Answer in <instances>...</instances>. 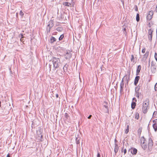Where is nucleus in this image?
<instances>
[{"mask_svg":"<svg viewBox=\"0 0 157 157\" xmlns=\"http://www.w3.org/2000/svg\"><path fill=\"white\" fill-rule=\"evenodd\" d=\"M92 117V115H90L88 117V119H90L91 117Z\"/></svg>","mask_w":157,"mask_h":157,"instance_id":"51","label":"nucleus"},{"mask_svg":"<svg viewBox=\"0 0 157 157\" xmlns=\"http://www.w3.org/2000/svg\"><path fill=\"white\" fill-rule=\"evenodd\" d=\"M71 52H72V51L67 50L65 52L64 57L66 59H68L70 58L71 57L72 53Z\"/></svg>","mask_w":157,"mask_h":157,"instance_id":"6","label":"nucleus"},{"mask_svg":"<svg viewBox=\"0 0 157 157\" xmlns=\"http://www.w3.org/2000/svg\"><path fill=\"white\" fill-rule=\"evenodd\" d=\"M148 100H147V102H144L143 104V107L142 108V111L144 113H146L147 111V108L148 105H149Z\"/></svg>","mask_w":157,"mask_h":157,"instance_id":"3","label":"nucleus"},{"mask_svg":"<svg viewBox=\"0 0 157 157\" xmlns=\"http://www.w3.org/2000/svg\"><path fill=\"white\" fill-rule=\"evenodd\" d=\"M121 2H122V4H124V0H121Z\"/></svg>","mask_w":157,"mask_h":157,"instance_id":"52","label":"nucleus"},{"mask_svg":"<svg viewBox=\"0 0 157 157\" xmlns=\"http://www.w3.org/2000/svg\"><path fill=\"white\" fill-rule=\"evenodd\" d=\"M54 25V23L53 21L51 20L49 22L48 24L47 25V33H50L51 29L53 27Z\"/></svg>","mask_w":157,"mask_h":157,"instance_id":"5","label":"nucleus"},{"mask_svg":"<svg viewBox=\"0 0 157 157\" xmlns=\"http://www.w3.org/2000/svg\"><path fill=\"white\" fill-rule=\"evenodd\" d=\"M104 104H105V105H104V106L105 107V108H106L107 109H108V107L107 105L108 103L106 102H104Z\"/></svg>","mask_w":157,"mask_h":157,"instance_id":"29","label":"nucleus"},{"mask_svg":"<svg viewBox=\"0 0 157 157\" xmlns=\"http://www.w3.org/2000/svg\"><path fill=\"white\" fill-rule=\"evenodd\" d=\"M132 100L133 101H135L134 102H136V99L135 98H133L132 99Z\"/></svg>","mask_w":157,"mask_h":157,"instance_id":"44","label":"nucleus"},{"mask_svg":"<svg viewBox=\"0 0 157 157\" xmlns=\"http://www.w3.org/2000/svg\"><path fill=\"white\" fill-rule=\"evenodd\" d=\"M157 115V112H156V111H155V112H154V113H153V116L154 117H156V116Z\"/></svg>","mask_w":157,"mask_h":157,"instance_id":"35","label":"nucleus"},{"mask_svg":"<svg viewBox=\"0 0 157 157\" xmlns=\"http://www.w3.org/2000/svg\"><path fill=\"white\" fill-rule=\"evenodd\" d=\"M155 10L156 12H157V5Z\"/></svg>","mask_w":157,"mask_h":157,"instance_id":"55","label":"nucleus"},{"mask_svg":"<svg viewBox=\"0 0 157 157\" xmlns=\"http://www.w3.org/2000/svg\"><path fill=\"white\" fill-rule=\"evenodd\" d=\"M1 101H0V107L1 106Z\"/></svg>","mask_w":157,"mask_h":157,"instance_id":"58","label":"nucleus"},{"mask_svg":"<svg viewBox=\"0 0 157 157\" xmlns=\"http://www.w3.org/2000/svg\"><path fill=\"white\" fill-rule=\"evenodd\" d=\"M141 132H142V129H141V128H139L138 129V134H139L140 136V135Z\"/></svg>","mask_w":157,"mask_h":157,"instance_id":"33","label":"nucleus"},{"mask_svg":"<svg viewBox=\"0 0 157 157\" xmlns=\"http://www.w3.org/2000/svg\"><path fill=\"white\" fill-rule=\"evenodd\" d=\"M153 144V142L152 139L150 137L148 139V145L146 143H143L141 145L142 149L144 150L147 149L148 147V150L151 151L152 150Z\"/></svg>","mask_w":157,"mask_h":157,"instance_id":"1","label":"nucleus"},{"mask_svg":"<svg viewBox=\"0 0 157 157\" xmlns=\"http://www.w3.org/2000/svg\"><path fill=\"white\" fill-rule=\"evenodd\" d=\"M65 117H66V119H68L69 116L68 115V113H66L65 114Z\"/></svg>","mask_w":157,"mask_h":157,"instance_id":"38","label":"nucleus"},{"mask_svg":"<svg viewBox=\"0 0 157 157\" xmlns=\"http://www.w3.org/2000/svg\"><path fill=\"white\" fill-rule=\"evenodd\" d=\"M152 18V16H151V15H149V14H148L147 16V20L149 21L151 20Z\"/></svg>","mask_w":157,"mask_h":157,"instance_id":"21","label":"nucleus"},{"mask_svg":"<svg viewBox=\"0 0 157 157\" xmlns=\"http://www.w3.org/2000/svg\"><path fill=\"white\" fill-rule=\"evenodd\" d=\"M135 92L136 94H137V92H138L139 90L140 89V87H139L138 86H136L135 87Z\"/></svg>","mask_w":157,"mask_h":157,"instance_id":"28","label":"nucleus"},{"mask_svg":"<svg viewBox=\"0 0 157 157\" xmlns=\"http://www.w3.org/2000/svg\"><path fill=\"white\" fill-rule=\"evenodd\" d=\"M136 6V8H135V10L136 11H138L137 7V6Z\"/></svg>","mask_w":157,"mask_h":157,"instance_id":"48","label":"nucleus"},{"mask_svg":"<svg viewBox=\"0 0 157 157\" xmlns=\"http://www.w3.org/2000/svg\"><path fill=\"white\" fill-rule=\"evenodd\" d=\"M64 37V35L63 34H62L60 35V36L59 37V40H61Z\"/></svg>","mask_w":157,"mask_h":157,"instance_id":"34","label":"nucleus"},{"mask_svg":"<svg viewBox=\"0 0 157 157\" xmlns=\"http://www.w3.org/2000/svg\"><path fill=\"white\" fill-rule=\"evenodd\" d=\"M20 41H21L22 42H24V38H22V40H21V39H20Z\"/></svg>","mask_w":157,"mask_h":157,"instance_id":"47","label":"nucleus"},{"mask_svg":"<svg viewBox=\"0 0 157 157\" xmlns=\"http://www.w3.org/2000/svg\"><path fill=\"white\" fill-rule=\"evenodd\" d=\"M129 130V125H128L127 126V129H126V130L125 131V132L126 133H127L128 132Z\"/></svg>","mask_w":157,"mask_h":157,"instance_id":"30","label":"nucleus"},{"mask_svg":"<svg viewBox=\"0 0 157 157\" xmlns=\"http://www.w3.org/2000/svg\"><path fill=\"white\" fill-rule=\"evenodd\" d=\"M153 31L151 29H150L148 30V35H152V33Z\"/></svg>","mask_w":157,"mask_h":157,"instance_id":"22","label":"nucleus"},{"mask_svg":"<svg viewBox=\"0 0 157 157\" xmlns=\"http://www.w3.org/2000/svg\"><path fill=\"white\" fill-rule=\"evenodd\" d=\"M155 60H156V61H157V58H155Z\"/></svg>","mask_w":157,"mask_h":157,"instance_id":"60","label":"nucleus"},{"mask_svg":"<svg viewBox=\"0 0 157 157\" xmlns=\"http://www.w3.org/2000/svg\"><path fill=\"white\" fill-rule=\"evenodd\" d=\"M63 5L65 6H70L71 4L69 2H63Z\"/></svg>","mask_w":157,"mask_h":157,"instance_id":"17","label":"nucleus"},{"mask_svg":"<svg viewBox=\"0 0 157 157\" xmlns=\"http://www.w3.org/2000/svg\"><path fill=\"white\" fill-rule=\"evenodd\" d=\"M137 150L135 148H133L132 150L131 151V152L132 155H136L137 153Z\"/></svg>","mask_w":157,"mask_h":157,"instance_id":"12","label":"nucleus"},{"mask_svg":"<svg viewBox=\"0 0 157 157\" xmlns=\"http://www.w3.org/2000/svg\"><path fill=\"white\" fill-rule=\"evenodd\" d=\"M56 41V39L53 36H51L50 38V42L53 43Z\"/></svg>","mask_w":157,"mask_h":157,"instance_id":"16","label":"nucleus"},{"mask_svg":"<svg viewBox=\"0 0 157 157\" xmlns=\"http://www.w3.org/2000/svg\"><path fill=\"white\" fill-rule=\"evenodd\" d=\"M57 33L56 32H55L54 33H53V34H56V33Z\"/></svg>","mask_w":157,"mask_h":157,"instance_id":"56","label":"nucleus"},{"mask_svg":"<svg viewBox=\"0 0 157 157\" xmlns=\"http://www.w3.org/2000/svg\"><path fill=\"white\" fill-rule=\"evenodd\" d=\"M121 151L122 152H124V155L126 153L127 150L126 149H124V147H122L121 149Z\"/></svg>","mask_w":157,"mask_h":157,"instance_id":"23","label":"nucleus"},{"mask_svg":"<svg viewBox=\"0 0 157 157\" xmlns=\"http://www.w3.org/2000/svg\"><path fill=\"white\" fill-rule=\"evenodd\" d=\"M131 60L132 62L134 63H136V61L134 60V56L133 55H131Z\"/></svg>","mask_w":157,"mask_h":157,"instance_id":"19","label":"nucleus"},{"mask_svg":"<svg viewBox=\"0 0 157 157\" xmlns=\"http://www.w3.org/2000/svg\"><path fill=\"white\" fill-rule=\"evenodd\" d=\"M56 98H58L59 97V95L58 94H56Z\"/></svg>","mask_w":157,"mask_h":157,"instance_id":"53","label":"nucleus"},{"mask_svg":"<svg viewBox=\"0 0 157 157\" xmlns=\"http://www.w3.org/2000/svg\"><path fill=\"white\" fill-rule=\"evenodd\" d=\"M140 79V77L137 75L134 79V84L135 86H136L138 82V81Z\"/></svg>","mask_w":157,"mask_h":157,"instance_id":"7","label":"nucleus"},{"mask_svg":"<svg viewBox=\"0 0 157 157\" xmlns=\"http://www.w3.org/2000/svg\"><path fill=\"white\" fill-rule=\"evenodd\" d=\"M152 127L155 132H156L157 131V123L154 124H153Z\"/></svg>","mask_w":157,"mask_h":157,"instance_id":"15","label":"nucleus"},{"mask_svg":"<svg viewBox=\"0 0 157 157\" xmlns=\"http://www.w3.org/2000/svg\"><path fill=\"white\" fill-rule=\"evenodd\" d=\"M157 121V119H156L155 120H154L153 121V123H154V124L157 123H156V121Z\"/></svg>","mask_w":157,"mask_h":157,"instance_id":"42","label":"nucleus"},{"mask_svg":"<svg viewBox=\"0 0 157 157\" xmlns=\"http://www.w3.org/2000/svg\"><path fill=\"white\" fill-rule=\"evenodd\" d=\"M148 14H149V15H151V16H152L153 14V11L152 10L150 11L149 12Z\"/></svg>","mask_w":157,"mask_h":157,"instance_id":"37","label":"nucleus"},{"mask_svg":"<svg viewBox=\"0 0 157 157\" xmlns=\"http://www.w3.org/2000/svg\"><path fill=\"white\" fill-rule=\"evenodd\" d=\"M152 35H148V40L150 41H151L152 40Z\"/></svg>","mask_w":157,"mask_h":157,"instance_id":"31","label":"nucleus"},{"mask_svg":"<svg viewBox=\"0 0 157 157\" xmlns=\"http://www.w3.org/2000/svg\"><path fill=\"white\" fill-rule=\"evenodd\" d=\"M49 62H51L53 64V70H55L56 68H58L60 64V60L58 58L53 57L49 61Z\"/></svg>","mask_w":157,"mask_h":157,"instance_id":"2","label":"nucleus"},{"mask_svg":"<svg viewBox=\"0 0 157 157\" xmlns=\"http://www.w3.org/2000/svg\"><path fill=\"white\" fill-rule=\"evenodd\" d=\"M157 66L156 65V63L152 61L151 62V69L152 73L155 74L156 71Z\"/></svg>","mask_w":157,"mask_h":157,"instance_id":"4","label":"nucleus"},{"mask_svg":"<svg viewBox=\"0 0 157 157\" xmlns=\"http://www.w3.org/2000/svg\"><path fill=\"white\" fill-rule=\"evenodd\" d=\"M20 39H21V40H22V38H24V36L22 34H21L20 35Z\"/></svg>","mask_w":157,"mask_h":157,"instance_id":"41","label":"nucleus"},{"mask_svg":"<svg viewBox=\"0 0 157 157\" xmlns=\"http://www.w3.org/2000/svg\"><path fill=\"white\" fill-rule=\"evenodd\" d=\"M59 48H64L61 47L60 46H59Z\"/></svg>","mask_w":157,"mask_h":157,"instance_id":"57","label":"nucleus"},{"mask_svg":"<svg viewBox=\"0 0 157 157\" xmlns=\"http://www.w3.org/2000/svg\"><path fill=\"white\" fill-rule=\"evenodd\" d=\"M63 29L61 27H58L56 28V30L59 32H61L63 30Z\"/></svg>","mask_w":157,"mask_h":157,"instance_id":"24","label":"nucleus"},{"mask_svg":"<svg viewBox=\"0 0 157 157\" xmlns=\"http://www.w3.org/2000/svg\"><path fill=\"white\" fill-rule=\"evenodd\" d=\"M142 52L143 53H144L145 52V50H142Z\"/></svg>","mask_w":157,"mask_h":157,"instance_id":"49","label":"nucleus"},{"mask_svg":"<svg viewBox=\"0 0 157 157\" xmlns=\"http://www.w3.org/2000/svg\"><path fill=\"white\" fill-rule=\"evenodd\" d=\"M116 141H117V140H116V139H115V142Z\"/></svg>","mask_w":157,"mask_h":157,"instance_id":"59","label":"nucleus"},{"mask_svg":"<svg viewBox=\"0 0 157 157\" xmlns=\"http://www.w3.org/2000/svg\"><path fill=\"white\" fill-rule=\"evenodd\" d=\"M136 20L137 22L140 21V15L139 13H137L136 14Z\"/></svg>","mask_w":157,"mask_h":157,"instance_id":"25","label":"nucleus"},{"mask_svg":"<svg viewBox=\"0 0 157 157\" xmlns=\"http://www.w3.org/2000/svg\"><path fill=\"white\" fill-rule=\"evenodd\" d=\"M51 66H52L51 63H49V71H51Z\"/></svg>","mask_w":157,"mask_h":157,"instance_id":"40","label":"nucleus"},{"mask_svg":"<svg viewBox=\"0 0 157 157\" xmlns=\"http://www.w3.org/2000/svg\"><path fill=\"white\" fill-rule=\"evenodd\" d=\"M130 72L129 73V74L128 75V76H127L126 75L125 76L124 78H123V79H125V80L127 81V84H128V82L130 80Z\"/></svg>","mask_w":157,"mask_h":157,"instance_id":"8","label":"nucleus"},{"mask_svg":"<svg viewBox=\"0 0 157 157\" xmlns=\"http://www.w3.org/2000/svg\"><path fill=\"white\" fill-rule=\"evenodd\" d=\"M149 54V52L148 51H146L144 55L143 58L146 59Z\"/></svg>","mask_w":157,"mask_h":157,"instance_id":"18","label":"nucleus"},{"mask_svg":"<svg viewBox=\"0 0 157 157\" xmlns=\"http://www.w3.org/2000/svg\"><path fill=\"white\" fill-rule=\"evenodd\" d=\"M68 65H65L63 67L64 71L65 72V71H67V69Z\"/></svg>","mask_w":157,"mask_h":157,"instance_id":"27","label":"nucleus"},{"mask_svg":"<svg viewBox=\"0 0 157 157\" xmlns=\"http://www.w3.org/2000/svg\"><path fill=\"white\" fill-rule=\"evenodd\" d=\"M124 85L123 80L122 79L121 82L120 84V91H121L123 89V86Z\"/></svg>","mask_w":157,"mask_h":157,"instance_id":"20","label":"nucleus"},{"mask_svg":"<svg viewBox=\"0 0 157 157\" xmlns=\"http://www.w3.org/2000/svg\"><path fill=\"white\" fill-rule=\"evenodd\" d=\"M76 143L77 144H78L80 143L79 140L77 137H76L75 139Z\"/></svg>","mask_w":157,"mask_h":157,"instance_id":"32","label":"nucleus"},{"mask_svg":"<svg viewBox=\"0 0 157 157\" xmlns=\"http://www.w3.org/2000/svg\"><path fill=\"white\" fill-rule=\"evenodd\" d=\"M139 117V114L138 113L136 112L135 113V118L136 119H138Z\"/></svg>","mask_w":157,"mask_h":157,"instance_id":"26","label":"nucleus"},{"mask_svg":"<svg viewBox=\"0 0 157 157\" xmlns=\"http://www.w3.org/2000/svg\"><path fill=\"white\" fill-rule=\"evenodd\" d=\"M146 139L144 136H142L141 138V144L143 143L144 144L145 143Z\"/></svg>","mask_w":157,"mask_h":157,"instance_id":"13","label":"nucleus"},{"mask_svg":"<svg viewBox=\"0 0 157 157\" xmlns=\"http://www.w3.org/2000/svg\"><path fill=\"white\" fill-rule=\"evenodd\" d=\"M126 84H127V85L128 84H127V82H126Z\"/></svg>","mask_w":157,"mask_h":157,"instance_id":"61","label":"nucleus"},{"mask_svg":"<svg viewBox=\"0 0 157 157\" xmlns=\"http://www.w3.org/2000/svg\"><path fill=\"white\" fill-rule=\"evenodd\" d=\"M155 58H157V53L156 52L155 53Z\"/></svg>","mask_w":157,"mask_h":157,"instance_id":"43","label":"nucleus"},{"mask_svg":"<svg viewBox=\"0 0 157 157\" xmlns=\"http://www.w3.org/2000/svg\"><path fill=\"white\" fill-rule=\"evenodd\" d=\"M141 67L140 65H138L136 71V75H138L139 73L140 72V71L141 70Z\"/></svg>","mask_w":157,"mask_h":157,"instance_id":"9","label":"nucleus"},{"mask_svg":"<svg viewBox=\"0 0 157 157\" xmlns=\"http://www.w3.org/2000/svg\"><path fill=\"white\" fill-rule=\"evenodd\" d=\"M136 94V97L137 98H139V92H137V93Z\"/></svg>","mask_w":157,"mask_h":157,"instance_id":"50","label":"nucleus"},{"mask_svg":"<svg viewBox=\"0 0 157 157\" xmlns=\"http://www.w3.org/2000/svg\"><path fill=\"white\" fill-rule=\"evenodd\" d=\"M37 138L38 140H39L41 141H43V136L40 132V134L37 137Z\"/></svg>","mask_w":157,"mask_h":157,"instance_id":"11","label":"nucleus"},{"mask_svg":"<svg viewBox=\"0 0 157 157\" xmlns=\"http://www.w3.org/2000/svg\"><path fill=\"white\" fill-rule=\"evenodd\" d=\"M119 149V147L117 144H115V146H114V152L115 153V155H116V154L117 152Z\"/></svg>","mask_w":157,"mask_h":157,"instance_id":"10","label":"nucleus"},{"mask_svg":"<svg viewBox=\"0 0 157 157\" xmlns=\"http://www.w3.org/2000/svg\"><path fill=\"white\" fill-rule=\"evenodd\" d=\"M155 91H157V83H156L155 86Z\"/></svg>","mask_w":157,"mask_h":157,"instance_id":"39","label":"nucleus"},{"mask_svg":"<svg viewBox=\"0 0 157 157\" xmlns=\"http://www.w3.org/2000/svg\"><path fill=\"white\" fill-rule=\"evenodd\" d=\"M124 30H126V29H125V28H124Z\"/></svg>","mask_w":157,"mask_h":157,"instance_id":"62","label":"nucleus"},{"mask_svg":"<svg viewBox=\"0 0 157 157\" xmlns=\"http://www.w3.org/2000/svg\"><path fill=\"white\" fill-rule=\"evenodd\" d=\"M136 105V103L134 101H132L131 103V108L132 109H133L135 108V106Z\"/></svg>","mask_w":157,"mask_h":157,"instance_id":"14","label":"nucleus"},{"mask_svg":"<svg viewBox=\"0 0 157 157\" xmlns=\"http://www.w3.org/2000/svg\"><path fill=\"white\" fill-rule=\"evenodd\" d=\"M19 14L22 17H23L24 15V13L22 10L20 11Z\"/></svg>","mask_w":157,"mask_h":157,"instance_id":"36","label":"nucleus"},{"mask_svg":"<svg viewBox=\"0 0 157 157\" xmlns=\"http://www.w3.org/2000/svg\"><path fill=\"white\" fill-rule=\"evenodd\" d=\"M132 100L133 101H135L134 102H136V99L135 98H133L132 99Z\"/></svg>","mask_w":157,"mask_h":157,"instance_id":"45","label":"nucleus"},{"mask_svg":"<svg viewBox=\"0 0 157 157\" xmlns=\"http://www.w3.org/2000/svg\"><path fill=\"white\" fill-rule=\"evenodd\" d=\"M97 157H100V153L99 152L98 153L97 155Z\"/></svg>","mask_w":157,"mask_h":157,"instance_id":"46","label":"nucleus"},{"mask_svg":"<svg viewBox=\"0 0 157 157\" xmlns=\"http://www.w3.org/2000/svg\"><path fill=\"white\" fill-rule=\"evenodd\" d=\"M6 157H10L9 153L7 155Z\"/></svg>","mask_w":157,"mask_h":157,"instance_id":"54","label":"nucleus"}]
</instances>
